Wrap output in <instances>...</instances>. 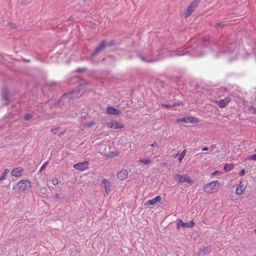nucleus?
Masks as SVG:
<instances>
[{"label": "nucleus", "instance_id": "20e7f679", "mask_svg": "<svg viewBox=\"0 0 256 256\" xmlns=\"http://www.w3.org/2000/svg\"><path fill=\"white\" fill-rule=\"evenodd\" d=\"M219 186L220 182L218 180L212 181L204 186V191L206 194H212Z\"/></svg>", "mask_w": 256, "mask_h": 256}, {"label": "nucleus", "instance_id": "c756f323", "mask_svg": "<svg viewBox=\"0 0 256 256\" xmlns=\"http://www.w3.org/2000/svg\"><path fill=\"white\" fill-rule=\"evenodd\" d=\"M60 130V128H56L51 130V132L53 134H56Z\"/></svg>", "mask_w": 256, "mask_h": 256}, {"label": "nucleus", "instance_id": "f257e3e1", "mask_svg": "<svg viewBox=\"0 0 256 256\" xmlns=\"http://www.w3.org/2000/svg\"><path fill=\"white\" fill-rule=\"evenodd\" d=\"M208 42L204 40L198 41L197 43H192V46L185 50L178 51H170L166 48H162L157 54L156 52H153V55L160 56V58L171 57L174 56H182L186 54H189L194 56H199L202 55L200 53L202 49L206 46Z\"/></svg>", "mask_w": 256, "mask_h": 256}, {"label": "nucleus", "instance_id": "1a4fd4ad", "mask_svg": "<svg viewBox=\"0 0 256 256\" xmlns=\"http://www.w3.org/2000/svg\"><path fill=\"white\" fill-rule=\"evenodd\" d=\"M178 122H186V123H198V118L192 116H185L182 118L177 120Z\"/></svg>", "mask_w": 256, "mask_h": 256}, {"label": "nucleus", "instance_id": "393cba45", "mask_svg": "<svg viewBox=\"0 0 256 256\" xmlns=\"http://www.w3.org/2000/svg\"><path fill=\"white\" fill-rule=\"evenodd\" d=\"M186 150L185 149L180 154H179L178 159L180 162L182 161V159L184 158L186 155Z\"/></svg>", "mask_w": 256, "mask_h": 256}, {"label": "nucleus", "instance_id": "49530a36", "mask_svg": "<svg viewBox=\"0 0 256 256\" xmlns=\"http://www.w3.org/2000/svg\"><path fill=\"white\" fill-rule=\"evenodd\" d=\"M178 156H179V154H178H178H174L173 155V157H174V158H176V157H178Z\"/></svg>", "mask_w": 256, "mask_h": 256}, {"label": "nucleus", "instance_id": "9b49d317", "mask_svg": "<svg viewBox=\"0 0 256 256\" xmlns=\"http://www.w3.org/2000/svg\"><path fill=\"white\" fill-rule=\"evenodd\" d=\"M89 162L88 161L84 162H80L74 165V168L76 170L84 171L86 170L88 167Z\"/></svg>", "mask_w": 256, "mask_h": 256}, {"label": "nucleus", "instance_id": "5701e85b", "mask_svg": "<svg viewBox=\"0 0 256 256\" xmlns=\"http://www.w3.org/2000/svg\"><path fill=\"white\" fill-rule=\"evenodd\" d=\"M200 250L204 254H208L210 252V249L208 247V246H204V247H202V248H200Z\"/></svg>", "mask_w": 256, "mask_h": 256}, {"label": "nucleus", "instance_id": "bb28decb", "mask_svg": "<svg viewBox=\"0 0 256 256\" xmlns=\"http://www.w3.org/2000/svg\"><path fill=\"white\" fill-rule=\"evenodd\" d=\"M246 160H256V154L253 155H249L246 156Z\"/></svg>", "mask_w": 256, "mask_h": 256}, {"label": "nucleus", "instance_id": "58836bf2", "mask_svg": "<svg viewBox=\"0 0 256 256\" xmlns=\"http://www.w3.org/2000/svg\"><path fill=\"white\" fill-rule=\"evenodd\" d=\"M244 174H245V171H244V170H242L240 172V176H242L244 175Z\"/></svg>", "mask_w": 256, "mask_h": 256}, {"label": "nucleus", "instance_id": "79ce46f5", "mask_svg": "<svg viewBox=\"0 0 256 256\" xmlns=\"http://www.w3.org/2000/svg\"><path fill=\"white\" fill-rule=\"evenodd\" d=\"M218 172H219L218 170L214 171V172H212V176H215V175H216Z\"/></svg>", "mask_w": 256, "mask_h": 256}, {"label": "nucleus", "instance_id": "e433bc0d", "mask_svg": "<svg viewBox=\"0 0 256 256\" xmlns=\"http://www.w3.org/2000/svg\"><path fill=\"white\" fill-rule=\"evenodd\" d=\"M65 132V130L62 132L58 134V136L59 138H60L62 136Z\"/></svg>", "mask_w": 256, "mask_h": 256}, {"label": "nucleus", "instance_id": "6e6552de", "mask_svg": "<svg viewBox=\"0 0 256 256\" xmlns=\"http://www.w3.org/2000/svg\"><path fill=\"white\" fill-rule=\"evenodd\" d=\"M107 127L109 128L113 129H122L124 128V124L118 122L116 120H112L109 122L107 123Z\"/></svg>", "mask_w": 256, "mask_h": 256}, {"label": "nucleus", "instance_id": "ea45409f", "mask_svg": "<svg viewBox=\"0 0 256 256\" xmlns=\"http://www.w3.org/2000/svg\"><path fill=\"white\" fill-rule=\"evenodd\" d=\"M9 26L12 28H16V26L14 24H10Z\"/></svg>", "mask_w": 256, "mask_h": 256}, {"label": "nucleus", "instance_id": "2f4dec72", "mask_svg": "<svg viewBox=\"0 0 256 256\" xmlns=\"http://www.w3.org/2000/svg\"><path fill=\"white\" fill-rule=\"evenodd\" d=\"M52 184L54 186L58 185V180L57 178H53L52 180Z\"/></svg>", "mask_w": 256, "mask_h": 256}, {"label": "nucleus", "instance_id": "412c9836", "mask_svg": "<svg viewBox=\"0 0 256 256\" xmlns=\"http://www.w3.org/2000/svg\"><path fill=\"white\" fill-rule=\"evenodd\" d=\"M2 98L8 104L9 102V92L6 88L2 90Z\"/></svg>", "mask_w": 256, "mask_h": 256}, {"label": "nucleus", "instance_id": "ddd939ff", "mask_svg": "<svg viewBox=\"0 0 256 256\" xmlns=\"http://www.w3.org/2000/svg\"><path fill=\"white\" fill-rule=\"evenodd\" d=\"M246 184L244 181H240V184L237 186L236 190V194H242L244 193V192L246 188Z\"/></svg>", "mask_w": 256, "mask_h": 256}, {"label": "nucleus", "instance_id": "6ab92c4d", "mask_svg": "<svg viewBox=\"0 0 256 256\" xmlns=\"http://www.w3.org/2000/svg\"><path fill=\"white\" fill-rule=\"evenodd\" d=\"M128 176L127 170L122 169L117 174L118 178L120 180H124Z\"/></svg>", "mask_w": 256, "mask_h": 256}, {"label": "nucleus", "instance_id": "f3484780", "mask_svg": "<svg viewBox=\"0 0 256 256\" xmlns=\"http://www.w3.org/2000/svg\"><path fill=\"white\" fill-rule=\"evenodd\" d=\"M102 182L104 185L106 195L108 196L110 190L111 183L106 179H103L102 180Z\"/></svg>", "mask_w": 256, "mask_h": 256}, {"label": "nucleus", "instance_id": "b1692460", "mask_svg": "<svg viewBox=\"0 0 256 256\" xmlns=\"http://www.w3.org/2000/svg\"><path fill=\"white\" fill-rule=\"evenodd\" d=\"M96 124V122L94 121L88 122L84 124V127L85 128H88Z\"/></svg>", "mask_w": 256, "mask_h": 256}, {"label": "nucleus", "instance_id": "f03ea898", "mask_svg": "<svg viewBox=\"0 0 256 256\" xmlns=\"http://www.w3.org/2000/svg\"><path fill=\"white\" fill-rule=\"evenodd\" d=\"M212 54L214 56L218 57L223 54H232L233 58H237L238 50L235 44L226 37H222L218 42H214L211 46Z\"/></svg>", "mask_w": 256, "mask_h": 256}, {"label": "nucleus", "instance_id": "09e8293b", "mask_svg": "<svg viewBox=\"0 0 256 256\" xmlns=\"http://www.w3.org/2000/svg\"><path fill=\"white\" fill-rule=\"evenodd\" d=\"M1 58H0V62H2V60H1Z\"/></svg>", "mask_w": 256, "mask_h": 256}, {"label": "nucleus", "instance_id": "a18cd8bd", "mask_svg": "<svg viewBox=\"0 0 256 256\" xmlns=\"http://www.w3.org/2000/svg\"><path fill=\"white\" fill-rule=\"evenodd\" d=\"M55 196L56 199L60 198V195L58 194H56Z\"/></svg>", "mask_w": 256, "mask_h": 256}, {"label": "nucleus", "instance_id": "4c0bfd02", "mask_svg": "<svg viewBox=\"0 0 256 256\" xmlns=\"http://www.w3.org/2000/svg\"><path fill=\"white\" fill-rule=\"evenodd\" d=\"M216 145L215 144H214L212 145L210 148V150L212 152V150H214V148H216Z\"/></svg>", "mask_w": 256, "mask_h": 256}, {"label": "nucleus", "instance_id": "f704fd0d", "mask_svg": "<svg viewBox=\"0 0 256 256\" xmlns=\"http://www.w3.org/2000/svg\"><path fill=\"white\" fill-rule=\"evenodd\" d=\"M224 24L222 22H218L216 24V26L218 28L219 26H224Z\"/></svg>", "mask_w": 256, "mask_h": 256}, {"label": "nucleus", "instance_id": "f8f14e48", "mask_svg": "<svg viewBox=\"0 0 256 256\" xmlns=\"http://www.w3.org/2000/svg\"><path fill=\"white\" fill-rule=\"evenodd\" d=\"M138 57L142 62H154L158 60V58H152L151 56L147 55L140 54Z\"/></svg>", "mask_w": 256, "mask_h": 256}, {"label": "nucleus", "instance_id": "c03bdc74", "mask_svg": "<svg viewBox=\"0 0 256 256\" xmlns=\"http://www.w3.org/2000/svg\"><path fill=\"white\" fill-rule=\"evenodd\" d=\"M208 150V148L206 146H204L202 149V151H204V150Z\"/></svg>", "mask_w": 256, "mask_h": 256}, {"label": "nucleus", "instance_id": "de8ad7c7", "mask_svg": "<svg viewBox=\"0 0 256 256\" xmlns=\"http://www.w3.org/2000/svg\"><path fill=\"white\" fill-rule=\"evenodd\" d=\"M54 84V82H52V83H51V85H52V86H53Z\"/></svg>", "mask_w": 256, "mask_h": 256}, {"label": "nucleus", "instance_id": "9d476101", "mask_svg": "<svg viewBox=\"0 0 256 256\" xmlns=\"http://www.w3.org/2000/svg\"><path fill=\"white\" fill-rule=\"evenodd\" d=\"M194 225V222L192 220L190 222L186 223L184 222L182 220L178 219V220L177 227L178 228H180V227L184 228H192Z\"/></svg>", "mask_w": 256, "mask_h": 256}, {"label": "nucleus", "instance_id": "a878e982", "mask_svg": "<svg viewBox=\"0 0 256 256\" xmlns=\"http://www.w3.org/2000/svg\"><path fill=\"white\" fill-rule=\"evenodd\" d=\"M139 162H140V163L144 164L145 165H147V164H150L151 161L148 158H147V159L140 158L139 160Z\"/></svg>", "mask_w": 256, "mask_h": 256}, {"label": "nucleus", "instance_id": "c85d7f7f", "mask_svg": "<svg viewBox=\"0 0 256 256\" xmlns=\"http://www.w3.org/2000/svg\"><path fill=\"white\" fill-rule=\"evenodd\" d=\"M48 164V162H44V164L42 166L40 167V170H39V172H42V170H44V169L46 168V166Z\"/></svg>", "mask_w": 256, "mask_h": 256}, {"label": "nucleus", "instance_id": "a211bd4d", "mask_svg": "<svg viewBox=\"0 0 256 256\" xmlns=\"http://www.w3.org/2000/svg\"><path fill=\"white\" fill-rule=\"evenodd\" d=\"M231 98L230 97H226L223 100H220L216 102L218 106L220 108H224L230 101Z\"/></svg>", "mask_w": 256, "mask_h": 256}, {"label": "nucleus", "instance_id": "37998d69", "mask_svg": "<svg viewBox=\"0 0 256 256\" xmlns=\"http://www.w3.org/2000/svg\"><path fill=\"white\" fill-rule=\"evenodd\" d=\"M114 44V42L113 41H110L109 44H108V46H111Z\"/></svg>", "mask_w": 256, "mask_h": 256}, {"label": "nucleus", "instance_id": "aec40b11", "mask_svg": "<svg viewBox=\"0 0 256 256\" xmlns=\"http://www.w3.org/2000/svg\"><path fill=\"white\" fill-rule=\"evenodd\" d=\"M106 112L108 114L113 115H119L121 114V112L119 110L111 106L107 108Z\"/></svg>", "mask_w": 256, "mask_h": 256}, {"label": "nucleus", "instance_id": "423d86ee", "mask_svg": "<svg viewBox=\"0 0 256 256\" xmlns=\"http://www.w3.org/2000/svg\"><path fill=\"white\" fill-rule=\"evenodd\" d=\"M174 178L179 184L187 182L189 184H192V180L190 179L189 176L187 174L183 175L176 174L174 175Z\"/></svg>", "mask_w": 256, "mask_h": 256}, {"label": "nucleus", "instance_id": "4468645a", "mask_svg": "<svg viewBox=\"0 0 256 256\" xmlns=\"http://www.w3.org/2000/svg\"><path fill=\"white\" fill-rule=\"evenodd\" d=\"M24 172V168L21 166H18L12 170L11 175L15 177H20L23 174Z\"/></svg>", "mask_w": 256, "mask_h": 256}, {"label": "nucleus", "instance_id": "8fccbe9b", "mask_svg": "<svg viewBox=\"0 0 256 256\" xmlns=\"http://www.w3.org/2000/svg\"><path fill=\"white\" fill-rule=\"evenodd\" d=\"M255 232L256 233V230H255Z\"/></svg>", "mask_w": 256, "mask_h": 256}, {"label": "nucleus", "instance_id": "2eb2a0df", "mask_svg": "<svg viewBox=\"0 0 256 256\" xmlns=\"http://www.w3.org/2000/svg\"><path fill=\"white\" fill-rule=\"evenodd\" d=\"M106 44L104 40L100 42V44L96 48L95 50L92 54V56H94L96 55L98 52H101L106 46Z\"/></svg>", "mask_w": 256, "mask_h": 256}, {"label": "nucleus", "instance_id": "dca6fc26", "mask_svg": "<svg viewBox=\"0 0 256 256\" xmlns=\"http://www.w3.org/2000/svg\"><path fill=\"white\" fill-rule=\"evenodd\" d=\"M162 200V197L160 196H158L154 197V198L146 201L145 204V205L146 206H149V205L154 206V205L156 204V203L158 202L161 204Z\"/></svg>", "mask_w": 256, "mask_h": 256}, {"label": "nucleus", "instance_id": "a19ab883", "mask_svg": "<svg viewBox=\"0 0 256 256\" xmlns=\"http://www.w3.org/2000/svg\"><path fill=\"white\" fill-rule=\"evenodd\" d=\"M151 146H157V147H158V144L156 142H154L153 144H151Z\"/></svg>", "mask_w": 256, "mask_h": 256}, {"label": "nucleus", "instance_id": "39448f33", "mask_svg": "<svg viewBox=\"0 0 256 256\" xmlns=\"http://www.w3.org/2000/svg\"><path fill=\"white\" fill-rule=\"evenodd\" d=\"M200 0H194L192 3H191L186 8L184 12L185 18H188L191 14L196 10L200 4Z\"/></svg>", "mask_w": 256, "mask_h": 256}, {"label": "nucleus", "instance_id": "7ed1b4c3", "mask_svg": "<svg viewBox=\"0 0 256 256\" xmlns=\"http://www.w3.org/2000/svg\"><path fill=\"white\" fill-rule=\"evenodd\" d=\"M84 87V84H80L74 90L70 92L64 94L60 98V102L64 104H66L70 102L71 99L76 98L80 96L84 92L82 90Z\"/></svg>", "mask_w": 256, "mask_h": 256}, {"label": "nucleus", "instance_id": "72a5a7b5", "mask_svg": "<svg viewBox=\"0 0 256 256\" xmlns=\"http://www.w3.org/2000/svg\"><path fill=\"white\" fill-rule=\"evenodd\" d=\"M86 70V68H78L76 70V72H84V70Z\"/></svg>", "mask_w": 256, "mask_h": 256}, {"label": "nucleus", "instance_id": "c9c22d12", "mask_svg": "<svg viewBox=\"0 0 256 256\" xmlns=\"http://www.w3.org/2000/svg\"><path fill=\"white\" fill-rule=\"evenodd\" d=\"M6 178V177L4 176V174H2V176H0V182L2 181Z\"/></svg>", "mask_w": 256, "mask_h": 256}, {"label": "nucleus", "instance_id": "4be33fe9", "mask_svg": "<svg viewBox=\"0 0 256 256\" xmlns=\"http://www.w3.org/2000/svg\"><path fill=\"white\" fill-rule=\"evenodd\" d=\"M234 168V165L232 164H226L224 170L225 172H229L232 170Z\"/></svg>", "mask_w": 256, "mask_h": 256}, {"label": "nucleus", "instance_id": "cd10ccee", "mask_svg": "<svg viewBox=\"0 0 256 256\" xmlns=\"http://www.w3.org/2000/svg\"><path fill=\"white\" fill-rule=\"evenodd\" d=\"M178 104H174L173 105H170V104H161V106L164 108H172V107H174L176 106H177Z\"/></svg>", "mask_w": 256, "mask_h": 256}, {"label": "nucleus", "instance_id": "7c9ffc66", "mask_svg": "<svg viewBox=\"0 0 256 256\" xmlns=\"http://www.w3.org/2000/svg\"><path fill=\"white\" fill-rule=\"evenodd\" d=\"M32 118V115L31 114H26L24 116V119L26 120H30Z\"/></svg>", "mask_w": 256, "mask_h": 256}, {"label": "nucleus", "instance_id": "473e14b6", "mask_svg": "<svg viewBox=\"0 0 256 256\" xmlns=\"http://www.w3.org/2000/svg\"><path fill=\"white\" fill-rule=\"evenodd\" d=\"M10 170L8 168H6L4 170L2 174L5 176L6 177L7 176L8 174L9 173Z\"/></svg>", "mask_w": 256, "mask_h": 256}, {"label": "nucleus", "instance_id": "0eeeda50", "mask_svg": "<svg viewBox=\"0 0 256 256\" xmlns=\"http://www.w3.org/2000/svg\"><path fill=\"white\" fill-rule=\"evenodd\" d=\"M27 184H30V182L28 180H21L13 188V190H16L18 191L24 192L27 188Z\"/></svg>", "mask_w": 256, "mask_h": 256}]
</instances>
